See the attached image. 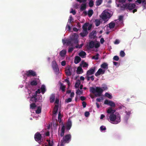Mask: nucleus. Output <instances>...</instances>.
I'll list each match as a JSON object with an SVG mask.
<instances>
[{"label": "nucleus", "instance_id": "obj_18", "mask_svg": "<svg viewBox=\"0 0 146 146\" xmlns=\"http://www.w3.org/2000/svg\"><path fill=\"white\" fill-rule=\"evenodd\" d=\"M81 60V58L78 56H76L75 57L74 62L75 64H77L79 63L80 62Z\"/></svg>", "mask_w": 146, "mask_h": 146}, {"label": "nucleus", "instance_id": "obj_1", "mask_svg": "<svg viewBox=\"0 0 146 146\" xmlns=\"http://www.w3.org/2000/svg\"><path fill=\"white\" fill-rule=\"evenodd\" d=\"M65 126L63 125L62 127L61 133H60V136L63 137L61 141V145L64 146L65 143H68L71 141V136L70 134H68L64 136L65 132Z\"/></svg>", "mask_w": 146, "mask_h": 146}, {"label": "nucleus", "instance_id": "obj_21", "mask_svg": "<svg viewBox=\"0 0 146 146\" xmlns=\"http://www.w3.org/2000/svg\"><path fill=\"white\" fill-rule=\"evenodd\" d=\"M55 94H52L50 98V103L53 102L55 100Z\"/></svg>", "mask_w": 146, "mask_h": 146}, {"label": "nucleus", "instance_id": "obj_40", "mask_svg": "<svg viewBox=\"0 0 146 146\" xmlns=\"http://www.w3.org/2000/svg\"><path fill=\"white\" fill-rule=\"evenodd\" d=\"M47 141L48 143L49 146H52L53 145V142L52 141H51L49 139H47Z\"/></svg>", "mask_w": 146, "mask_h": 146}, {"label": "nucleus", "instance_id": "obj_57", "mask_svg": "<svg viewBox=\"0 0 146 146\" xmlns=\"http://www.w3.org/2000/svg\"><path fill=\"white\" fill-rule=\"evenodd\" d=\"M70 13H72L73 15H75L76 14V12L75 10H73V9H72Z\"/></svg>", "mask_w": 146, "mask_h": 146}, {"label": "nucleus", "instance_id": "obj_14", "mask_svg": "<svg viewBox=\"0 0 146 146\" xmlns=\"http://www.w3.org/2000/svg\"><path fill=\"white\" fill-rule=\"evenodd\" d=\"M105 72V70H103L101 68H100L98 69L97 72L96 73L95 75L97 76L101 74H104Z\"/></svg>", "mask_w": 146, "mask_h": 146}, {"label": "nucleus", "instance_id": "obj_2", "mask_svg": "<svg viewBox=\"0 0 146 146\" xmlns=\"http://www.w3.org/2000/svg\"><path fill=\"white\" fill-rule=\"evenodd\" d=\"M109 118L108 119L111 121V123L113 124H117L119 123L121 121V116L120 114L119 113H115V114H110Z\"/></svg>", "mask_w": 146, "mask_h": 146}, {"label": "nucleus", "instance_id": "obj_30", "mask_svg": "<svg viewBox=\"0 0 146 146\" xmlns=\"http://www.w3.org/2000/svg\"><path fill=\"white\" fill-rule=\"evenodd\" d=\"M94 46V42L93 41H91L89 43V47L92 48H93Z\"/></svg>", "mask_w": 146, "mask_h": 146}, {"label": "nucleus", "instance_id": "obj_34", "mask_svg": "<svg viewBox=\"0 0 146 146\" xmlns=\"http://www.w3.org/2000/svg\"><path fill=\"white\" fill-rule=\"evenodd\" d=\"M93 13V11L92 9L89 10L88 11V15L89 17H91Z\"/></svg>", "mask_w": 146, "mask_h": 146}, {"label": "nucleus", "instance_id": "obj_49", "mask_svg": "<svg viewBox=\"0 0 146 146\" xmlns=\"http://www.w3.org/2000/svg\"><path fill=\"white\" fill-rule=\"evenodd\" d=\"M113 59L114 60L117 61L119 60V57L117 56H114Z\"/></svg>", "mask_w": 146, "mask_h": 146}, {"label": "nucleus", "instance_id": "obj_38", "mask_svg": "<svg viewBox=\"0 0 146 146\" xmlns=\"http://www.w3.org/2000/svg\"><path fill=\"white\" fill-rule=\"evenodd\" d=\"M30 101L33 102H36L37 101V98H35L32 96L30 98Z\"/></svg>", "mask_w": 146, "mask_h": 146}, {"label": "nucleus", "instance_id": "obj_63", "mask_svg": "<svg viewBox=\"0 0 146 146\" xmlns=\"http://www.w3.org/2000/svg\"><path fill=\"white\" fill-rule=\"evenodd\" d=\"M104 40L103 38H101L100 40V42L101 44H103L104 42Z\"/></svg>", "mask_w": 146, "mask_h": 146}, {"label": "nucleus", "instance_id": "obj_32", "mask_svg": "<svg viewBox=\"0 0 146 146\" xmlns=\"http://www.w3.org/2000/svg\"><path fill=\"white\" fill-rule=\"evenodd\" d=\"M41 107L40 106H38L37 110L36 111V113L37 114H39L41 112Z\"/></svg>", "mask_w": 146, "mask_h": 146}, {"label": "nucleus", "instance_id": "obj_12", "mask_svg": "<svg viewBox=\"0 0 146 146\" xmlns=\"http://www.w3.org/2000/svg\"><path fill=\"white\" fill-rule=\"evenodd\" d=\"M71 67L68 66L66 68L65 73L67 76H70L72 73L70 71Z\"/></svg>", "mask_w": 146, "mask_h": 146}, {"label": "nucleus", "instance_id": "obj_33", "mask_svg": "<svg viewBox=\"0 0 146 146\" xmlns=\"http://www.w3.org/2000/svg\"><path fill=\"white\" fill-rule=\"evenodd\" d=\"M127 4H121L120 7L121 8L122 10H124L127 8Z\"/></svg>", "mask_w": 146, "mask_h": 146}, {"label": "nucleus", "instance_id": "obj_17", "mask_svg": "<svg viewBox=\"0 0 146 146\" xmlns=\"http://www.w3.org/2000/svg\"><path fill=\"white\" fill-rule=\"evenodd\" d=\"M115 22L114 23L113 22H111L109 24L108 26V25H107L104 27H115Z\"/></svg>", "mask_w": 146, "mask_h": 146}, {"label": "nucleus", "instance_id": "obj_29", "mask_svg": "<svg viewBox=\"0 0 146 146\" xmlns=\"http://www.w3.org/2000/svg\"><path fill=\"white\" fill-rule=\"evenodd\" d=\"M80 65H82L83 67H87L88 66V64L84 61H82Z\"/></svg>", "mask_w": 146, "mask_h": 146}, {"label": "nucleus", "instance_id": "obj_28", "mask_svg": "<svg viewBox=\"0 0 146 146\" xmlns=\"http://www.w3.org/2000/svg\"><path fill=\"white\" fill-rule=\"evenodd\" d=\"M40 89L42 94H43L46 90L45 86L43 85H42L41 86Z\"/></svg>", "mask_w": 146, "mask_h": 146}, {"label": "nucleus", "instance_id": "obj_27", "mask_svg": "<svg viewBox=\"0 0 146 146\" xmlns=\"http://www.w3.org/2000/svg\"><path fill=\"white\" fill-rule=\"evenodd\" d=\"M101 67L107 69L108 68V65L106 63H104L101 64Z\"/></svg>", "mask_w": 146, "mask_h": 146}, {"label": "nucleus", "instance_id": "obj_54", "mask_svg": "<svg viewBox=\"0 0 146 146\" xmlns=\"http://www.w3.org/2000/svg\"><path fill=\"white\" fill-rule=\"evenodd\" d=\"M90 113L88 111H86L85 112V113H84V115H85V116L86 117H88L89 116V115H90Z\"/></svg>", "mask_w": 146, "mask_h": 146}, {"label": "nucleus", "instance_id": "obj_26", "mask_svg": "<svg viewBox=\"0 0 146 146\" xmlns=\"http://www.w3.org/2000/svg\"><path fill=\"white\" fill-rule=\"evenodd\" d=\"M83 72V70L82 68L80 66L78 67L77 68V74H79L82 73Z\"/></svg>", "mask_w": 146, "mask_h": 146}, {"label": "nucleus", "instance_id": "obj_13", "mask_svg": "<svg viewBox=\"0 0 146 146\" xmlns=\"http://www.w3.org/2000/svg\"><path fill=\"white\" fill-rule=\"evenodd\" d=\"M108 13L107 12L104 11L102 14L101 18L103 20H106L108 18Z\"/></svg>", "mask_w": 146, "mask_h": 146}, {"label": "nucleus", "instance_id": "obj_25", "mask_svg": "<svg viewBox=\"0 0 146 146\" xmlns=\"http://www.w3.org/2000/svg\"><path fill=\"white\" fill-rule=\"evenodd\" d=\"M66 50H63L60 52V54L61 56L63 57L65 56L66 54Z\"/></svg>", "mask_w": 146, "mask_h": 146}, {"label": "nucleus", "instance_id": "obj_31", "mask_svg": "<svg viewBox=\"0 0 146 146\" xmlns=\"http://www.w3.org/2000/svg\"><path fill=\"white\" fill-rule=\"evenodd\" d=\"M94 23L96 27H98L100 24V21L98 19H96Z\"/></svg>", "mask_w": 146, "mask_h": 146}, {"label": "nucleus", "instance_id": "obj_6", "mask_svg": "<svg viewBox=\"0 0 146 146\" xmlns=\"http://www.w3.org/2000/svg\"><path fill=\"white\" fill-rule=\"evenodd\" d=\"M78 35L76 34L74 35L71 38V40L70 41V42H71L74 44H77L78 42Z\"/></svg>", "mask_w": 146, "mask_h": 146}, {"label": "nucleus", "instance_id": "obj_39", "mask_svg": "<svg viewBox=\"0 0 146 146\" xmlns=\"http://www.w3.org/2000/svg\"><path fill=\"white\" fill-rule=\"evenodd\" d=\"M30 108L32 109H34L36 107V105L35 103H32L30 104Z\"/></svg>", "mask_w": 146, "mask_h": 146}, {"label": "nucleus", "instance_id": "obj_35", "mask_svg": "<svg viewBox=\"0 0 146 146\" xmlns=\"http://www.w3.org/2000/svg\"><path fill=\"white\" fill-rule=\"evenodd\" d=\"M30 84L32 86H36L37 84V82L36 80H34L31 82Z\"/></svg>", "mask_w": 146, "mask_h": 146}, {"label": "nucleus", "instance_id": "obj_43", "mask_svg": "<svg viewBox=\"0 0 146 146\" xmlns=\"http://www.w3.org/2000/svg\"><path fill=\"white\" fill-rule=\"evenodd\" d=\"M65 86L62 85V84H61L60 88L61 89L62 91L64 92L65 91Z\"/></svg>", "mask_w": 146, "mask_h": 146}, {"label": "nucleus", "instance_id": "obj_20", "mask_svg": "<svg viewBox=\"0 0 146 146\" xmlns=\"http://www.w3.org/2000/svg\"><path fill=\"white\" fill-rule=\"evenodd\" d=\"M72 126V123L70 121H68L66 126V128L67 130H69Z\"/></svg>", "mask_w": 146, "mask_h": 146}, {"label": "nucleus", "instance_id": "obj_62", "mask_svg": "<svg viewBox=\"0 0 146 146\" xmlns=\"http://www.w3.org/2000/svg\"><path fill=\"white\" fill-rule=\"evenodd\" d=\"M119 43V41L118 40L116 39L114 43L115 44H118Z\"/></svg>", "mask_w": 146, "mask_h": 146}, {"label": "nucleus", "instance_id": "obj_15", "mask_svg": "<svg viewBox=\"0 0 146 146\" xmlns=\"http://www.w3.org/2000/svg\"><path fill=\"white\" fill-rule=\"evenodd\" d=\"M115 24L116 27H123V22L121 21L116 20H115Z\"/></svg>", "mask_w": 146, "mask_h": 146}, {"label": "nucleus", "instance_id": "obj_45", "mask_svg": "<svg viewBox=\"0 0 146 146\" xmlns=\"http://www.w3.org/2000/svg\"><path fill=\"white\" fill-rule=\"evenodd\" d=\"M67 41L65 40L62 39V41L63 43V44H65L66 43H67V44H69L70 43V41H68L67 42Z\"/></svg>", "mask_w": 146, "mask_h": 146}, {"label": "nucleus", "instance_id": "obj_47", "mask_svg": "<svg viewBox=\"0 0 146 146\" xmlns=\"http://www.w3.org/2000/svg\"><path fill=\"white\" fill-rule=\"evenodd\" d=\"M64 80L65 82H67V84L68 85V87H69L71 84L69 80L68 79H65Z\"/></svg>", "mask_w": 146, "mask_h": 146}, {"label": "nucleus", "instance_id": "obj_42", "mask_svg": "<svg viewBox=\"0 0 146 146\" xmlns=\"http://www.w3.org/2000/svg\"><path fill=\"white\" fill-rule=\"evenodd\" d=\"M99 55V54L97 53L96 55L92 57V58L96 60H98V56Z\"/></svg>", "mask_w": 146, "mask_h": 146}, {"label": "nucleus", "instance_id": "obj_56", "mask_svg": "<svg viewBox=\"0 0 146 146\" xmlns=\"http://www.w3.org/2000/svg\"><path fill=\"white\" fill-rule=\"evenodd\" d=\"M66 62L65 61H63L61 62V64L62 66H64L66 65Z\"/></svg>", "mask_w": 146, "mask_h": 146}, {"label": "nucleus", "instance_id": "obj_58", "mask_svg": "<svg viewBox=\"0 0 146 146\" xmlns=\"http://www.w3.org/2000/svg\"><path fill=\"white\" fill-rule=\"evenodd\" d=\"M82 106L84 108L86 107V103L85 102H82Z\"/></svg>", "mask_w": 146, "mask_h": 146}, {"label": "nucleus", "instance_id": "obj_51", "mask_svg": "<svg viewBox=\"0 0 146 146\" xmlns=\"http://www.w3.org/2000/svg\"><path fill=\"white\" fill-rule=\"evenodd\" d=\"M100 46V43H97L95 44H94V46L95 48H97L99 47Z\"/></svg>", "mask_w": 146, "mask_h": 146}, {"label": "nucleus", "instance_id": "obj_9", "mask_svg": "<svg viewBox=\"0 0 146 146\" xmlns=\"http://www.w3.org/2000/svg\"><path fill=\"white\" fill-rule=\"evenodd\" d=\"M96 67H95L92 68L90 70H88L86 73L87 76H89L93 74L95 72Z\"/></svg>", "mask_w": 146, "mask_h": 146}, {"label": "nucleus", "instance_id": "obj_59", "mask_svg": "<svg viewBox=\"0 0 146 146\" xmlns=\"http://www.w3.org/2000/svg\"><path fill=\"white\" fill-rule=\"evenodd\" d=\"M73 21V19L71 16L70 17V19H69L68 21L69 23H70L71 22Z\"/></svg>", "mask_w": 146, "mask_h": 146}, {"label": "nucleus", "instance_id": "obj_24", "mask_svg": "<svg viewBox=\"0 0 146 146\" xmlns=\"http://www.w3.org/2000/svg\"><path fill=\"white\" fill-rule=\"evenodd\" d=\"M58 105H55L53 110V113L54 114H56L57 113L58 110Z\"/></svg>", "mask_w": 146, "mask_h": 146}, {"label": "nucleus", "instance_id": "obj_52", "mask_svg": "<svg viewBox=\"0 0 146 146\" xmlns=\"http://www.w3.org/2000/svg\"><path fill=\"white\" fill-rule=\"evenodd\" d=\"M76 94H78V95H80L82 94V92L79 89H78L76 92Z\"/></svg>", "mask_w": 146, "mask_h": 146}, {"label": "nucleus", "instance_id": "obj_41", "mask_svg": "<svg viewBox=\"0 0 146 146\" xmlns=\"http://www.w3.org/2000/svg\"><path fill=\"white\" fill-rule=\"evenodd\" d=\"M105 96L106 97H108L110 99H111L112 98V96L109 93H106L105 94Z\"/></svg>", "mask_w": 146, "mask_h": 146}, {"label": "nucleus", "instance_id": "obj_5", "mask_svg": "<svg viewBox=\"0 0 146 146\" xmlns=\"http://www.w3.org/2000/svg\"><path fill=\"white\" fill-rule=\"evenodd\" d=\"M42 138V135L38 132L36 133L35 135L34 138L35 140L39 143L41 142V139Z\"/></svg>", "mask_w": 146, "mask_h": 146}, {"label": "nucleus", "instance_id": "obj_22", "mask_svg": "<svg viewBox=\"0 0 146 146\" xmlns=\"http://www.w3.org/2000/svg\"><path fill=\"white\" fill-rule=\"evenodd\" d=\"M78 55L80 56L83 58L85 57V56H86V54L85 52L82 51L79 53Z\"/></svg>", "mask_w": 146, "mask_h": 146}, {"label": "nucleus", "instance_id": "obj_16", "mask_svg": "<svg viewBox=\"0 0 146 146\" xmlns=\"http://www.w3.org/2000/svg\"><path fill=\"white\" fill-rule=\"evenodd\" d=\"M96 35V31H93L90 33L89 35V37L91 38H94Z\"/></svg>", "mask_w": 146, "mask_h": 146}, {"label": "nucleus", "instance_id": "obj_46", "mask_svg": "<svg viewBox=\"0 0 146 146\" xmlns=\"http://www.w3.org/2000/svg\"><path fill=\"white\" fill-rule=\"evenodd\" d=\"M94 5V1L92 0H90L89 3V6L90 7H92Z\"/></svg>", "mask_w": 146, "mask_h": 146}, {"label": "nucleus", "instance_id": "obj_64", "mask_svg": "<svg viewBox=\"0 0 146 146\" xmlns=\"http://www.w3.org/2000/svg\"><path fill=\"white\" fill-rule=\"evenodd\" d=\"M122 18H123V16H120L119 17V19H117V20L121 21L122 22H123L122 21Z\"/></svg>", "mask_w": 146, "mask_h": 146}, {"label": "nucleus", "instance_id": "obj_53", "mask_svg": "<svg viewBox=\"0 0 146 146\" xmlns=\"http://www.w3.org/2000/svg\"><path fill=\"white\" fill-rule=\"evenodd\" d=\"M100 130L102 131H104V130H105L106 129V127L103 126H101L100 127Z\"/></svg>", "mask_w": 146, "mask_h": 146}, {"label": "nucleus", "instance_id": "obj_37", "mask_svg": "<svg viewBox=\"0 0 146 146\" xmlns=\"http://www.w3.org/2000/svg\"><path fill=\"white\" fill-rule=\"evenodd\" d=\"M102 0H97L96 1V6H98L100 5L102 2Z\"/></svg>", "mask_w": 146, "mask_h": 146}, {"label": "nucleus", "instance_id": "obj_7", "mask_svg": "<svg viewBox=\"0 0 146 146\" xmlns=\"http://www.w3.org/2000/svg\"><path fill=\"white\" fill-rule=\"evenodd\" d=\"M104 104H105L108 105L112 107H115V103L111 101H109L107 100H106L104 102Z\"/></svg>", "mask_w": 146, "mask_h": 146}, {"label": "nucleus", "instance_id": "obj_48", "mask_svg": "<svg viewBox=\"0 0 146 146\" xmlns=\"http://www.w3.org/2000/svg\"><path fill=\"white\" fill-rule=\"evenodd\" d=\"M72 99L70 98H69L66 100L65 102L66 103H68L69 102H71L72 101Z\"/></svg>", "mask_w": 146, "mask_h": 146}, {"label": "nucleus", "instance_id": "obj_8", "mask_svg": "<svg viewBox=\"0 0 146 146\" xmlns=\"http://www.w3.org/2000/svg\"><path fill=\"white\" fill-rule=\"evenodd\" d=\"M52 67L53 70L56 72H58L59 71V68L56 62L54 61L52 62Z\"/></svg>", "mask_w": 146, "mask_h": 146}, {"label": "nucleus", "instance_id": "obj_36", "mask_svg": "<svg viewBox=\"0 0 146 146\" xmlns=\"http://www.w3.org/2000/svg\"><path fill=\"white\" fill-rule=\"evenodd\" d=\"M80 80L76 82L74 86L75 88H78L80 85Z\"/></svg>", "mask_w": 146, "mask_h": 146}, {"label": "nucleus", "instance_id": "obj_19", "mask_svg": "<svg viewBox=\"0 0 146 146\" xmlns=\"http://www.w3.org/2000/svg\"><path fill=\"white\" fill-rule=\"evenodd\" d=\"M115 110H113L112 108H109L107 110V112L108 113L114 114V113L115 112Z\"/></svg>", "mask_w": 146, "mask_h": 146}, {"label": "nucleus", "instance_id": "obj_60", "mask_svg": "<svg viewBox=\"0 0 146 146\" xmlns=\"http://www.w3.org/2000/svg\"><path fill=\"white\" fill-rule=\"evenodd\" d=\"M86 98L84 96H81L80 97V99L82 101H84L85 100Z\"/></svg>", "mask_w": 146, "mask_h": 146}, {"label": "nucleus", "instance_id": "obj_4", "mask_svg": "<svg viewBox=\"0 0 146 146\" xmlns=\"http://www.w3.org/2000/svg\"><path fill=\"white\" fill-rule=\"evenodd\" d=\"M25 74L27 77H30L31 76L35 77L37 75L35 71L31 70L26 71V73H25Z\"/></svg>", "mask_w": 146, "mask_h": 146}, {"label": "nucleus", "instance_id": "obj_61", "mask_svg": "<svg viewBox=\"0 0 146 146\" xmlns=\"http://www.w3.org/2000/svg\"><path fill=\"white\" fill-rule=\"evenodd\" d=\"M102 88V89H103V91L104 90H107L108 89V88H107V86L106 85H105L104 86H103Z\"/></svg>", "mask_w": 146, "mask_h": 146}, {"label": "nucleus", "instance_id": "obj_3", "mask_svg": "<svg viewBox=\"0 0 146 146\" xmlns=\"http://www.w3.org/2000/svg\"><path fill=\"white\" fill-rule=\"evenodd\" d=\"M90 91V92L95 94L96 97L100 96L103 92L102 88L99 87H96V88L93 87H90L89 88Z\"/></svg>", "mask_w": 146, "mask_h": 146}, {"label": "nucleus", "instance_id": "obj_44", "mask_svg": "<svg viewBox=\"0 0 146 146\" xmlns=\"http://www.w3.org/2000/svg\"><path fill=\"white\" fill-rule=\"evenodd\" d=\"M120 55L121 57H123L125 56V54L123 51L121 50L120 52Z\"/></svg>", "mask_w": 146, "mask_h": 146}, {"label": "nucleus", "instance_id": "obj_10", "mask_svg": "<svg viewBox=\"0 0 146 146\" xmlns=\"http://www.w3.org/2000/svg\"><path fill=\"white\" fill-rule=\"evenodd\" d=\"M126 9L131 10L135 7L136 5L134 3H127Z\"/></svg>", "mask_w": 146, "mask_h": 146}, {"label": "nucleus", "instance_id": "obj_11", "mask_svg": "<svg viewBox=\"0 0 146 146\" xmlns=\"http://www.w3.org/2000/svg\"><path fill=\"white\" fill-rule=\"evenodd\" d=\"M82 32L80 34V35L82 37L86 36L88 34L87 28H83Z\"/></svg>", "mask_w": 146, "mask_h": 146}, {"label": "nucleus", "instance_id": "obj_50", "mask_svg": "<svg viewBox=\"0 0 146 146\" xmlns=\"http://www.w3.org/2000/svg\"><path fill=\"white\" fill-rule=\"evenodd\" d=\"M89 25V23H86L83 25L82 27H87Z\"/></svg>", "mask_w": 146, "mask_h": 146}, {"label": "nucleus", "instance_id": "obj_23", "mask_svg": "<svg viewBox=\"0 0 146 146\" xmlns=\"http://www.w3.org/2000/svg\"><path fill=\"white\" fill-rule=\"evenodd\" d=\"M86 8V3H82L81 5V7L80 9L81 11H83Z\"/></svg>", "mask_w": 146, "mask_h": 146}, {"label": "nucleus", "instance_id": "obj_55", "mask_svg": "<svg viewBox=\"0 0 146 146\" xmlns=\"http://www.w3.org/2000/svg\"><path fill=\"white\" fill-rule=\"evenodd\" d=\"M74 48L73 47H70L68 49V52H71L73 50Z\"/></svg>", "mask_w": 146, "mask_h": 146}]
</instances>
